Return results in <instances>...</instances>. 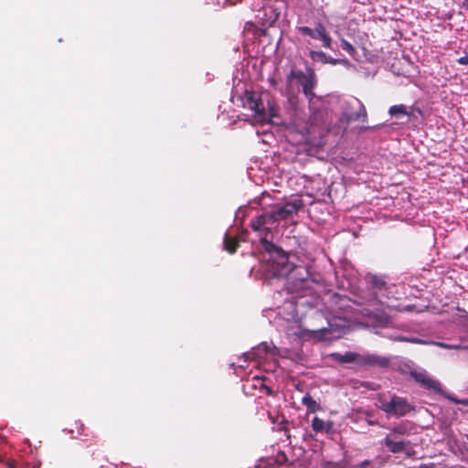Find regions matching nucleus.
I'll return each instance as SVG.
<instances>
[{
	"mask_svg": "<svg viewBox=\"0 0 468 468\" xmlns=\"http://www.w3.org/2000/svg\"><path fill=\"white\" fill-rule=\"evenodd\" d=\"M298 31L303 36H308L314 39L321 40L323 42V47L331 48L332 38L323 23L317 22L314 29L306 26L299 27Z\"/></svg>",
	"mask_w": 468,
	"mask_h": 468,
	"instance_id": "obj_8",
	"label": "nucleus"
},
{
	"mask_svg": "<svg viewBox=\"0 0 468 468\" xmlns=\"http://www.w3.org/2000/svg\"><path fill=\"white\" fill-rule=\"evenodd\" d=\"M410 377L425 389L431 390L436 394L443 395L441 384L437 379L430 377L426 371L411 370Z\"/></svg>",
	"mask_w": 468,
	"mask_h": 468,
	"instance_id": "obj_9",
	"label": "nucleus"
},
{
	"mask_svg": "<svg viewBox=\"0 0 468 468\" xmlns=\"http://www.w3.org/2000/svg\"><path fill=\"white\" fill-rule=\"evenodd\" d=\"M271 459H273V461L275 462V464L277 465V467H279L280 465L285 463L287 462V455L285 454L284 452H279L276 456L274 457H271Z\"/></svg>",
	"mask_w": 468,
	"mask_h": 468,
	"instance_id": "obj_22",
	"label": "nucleus"
},
{
	"mask_svg": "<svg viewBox=\"0 0 468 468\" xmlns=\"http://www.w3.org/2000/svg\"><path fill=\"white\" fill-rule=\"evenodd\" d=\"M443 396L449 399L450 401L455 403V404H460V405H463V406H468V398L467 399H458L451 394H448V393H445L443 394Z\"/></svg>",
	"mask_w": 468,
	"mask_h": 468,
	"instance_id": "obj_21",
	"label": "nucleus"
},
{
	"mask_svg": "<svg viewBox=\"0 0 468 468\" xmlns=\"http://www.w3.org/2000/svg\"><path fill=\"white\" fill-rule=\"evenodd\" d=\"M244 107L254 112V117L258 122H264L269 118L261 96L256 91L245 90Z\"/></svg>",
	"mask_w": 468,
	"mask_h": 468,
	"instance_id": "obj_6",
	"label": "nucleus"
},
{
	"mask_svg": "<svg viewBox=\"0 0 468 468\" xmlns=\"http://www.w3.org/2000/svg\"><path fill=\"white\" fill-rule=\"evenodd\" d=\"M288 423H289V421L284 417H282V420L277 423L278 429L280 431H284L285 432H287L288 431V429H287Z\"/></svg>",
	"mask_w": 468,
	"mask_h": 468,
	"instance_id": "obj_23",
	"label": "nucleus"
},
{
	"mask_svg": "<svg viewBox=\"0 0 468 468\" xmlns=\"http://www.w3.org/2000/svg\"><path fill=\"white\" fill-rule=\"evenodd\" d=\"M457 62L461 65H468V55L459 58Z\"/></svg>",
	"mask_w": 468,
	"mask_h": 468,
	"instance_id": "obj_26",
	"label": "nucleus"
},
{
	"mask_svg": "<svg viewBox=\"0 0 468 468\" xmlns=\"http://www.w3.org/2000/svg\"><path fill=\"white\" fill-rule=\"evenodd\" d=\"M303 203L302 199H294L287 202L282 206H274L270 211V215L274 222L278 223L281 220H286L292 216L296 215L298 211L303 207Z\"/></svg>",
	"mask_w": 468,
	"mask_h": 468,
	"instance_id": "obj_5",
	"label": "nucleus"
},
{
	"mask_svg": "<svg viewBox=\"0 0 468 468\" xmlns=\"http://www.w3.org/2000/svg\"><path fill=\"white\" fill-rule=\"evenodd\" d=\"M309 55H310V58L313 60H320L323 63H327L328 62V57L323 51L311 50Z\"/></svg>",
	"mask_w": 468,
	"mask_h": 468,
	"instance_id": "obj_18",
	"label": "nucleus"
},
{
	"mask_svg": "<svg viewBox=\"0 0 468 468\" xmlns=\"http://www.w3.org/2000/svg\"><path fill=\"white\" fill-rule=\"evenodd\" d=\"M258 351L263 350L265 353H268L270 351V347L267 343L263 342L258 346Z\"/></svg>",
	"mask_w": 468,
	"mask_h": 468,
	"instance_id": "obj_25",
	"label": "nucleus"
},
{
	"mask_svg": "<svg viewBox=\"0 0 468 468\" xmlns=\"http://www.w3.org/2000/svg\"><path fill=\"white\" fill-rule=\"evenodd\" d=\"M368 464H369V461H364V462L360 464V466H361V467H366V466H367Z\"/></svg>",
	"mask_w": 468,
	"mask_h": 468,
	"instance_id": "obj_31",
	"label": "nucleus"
},
{
	"mask_svg": "<svg viewBox=\"0 0 468 468\" xmlns=\"http://www.w3.org/2000/svg\"><path fill=\"white\" fill-rule=\"evenodd\" d=\"M333 359L338 363L345 364V363H353L356 361L357 357V354L354 352H346L345 354L340 353H333L331 355Z\"/></svg>",
	"mask_w": 468,
	"mask_h": 468,
	"instance_id": "obj_12",
	"label": "nucleus"
},
{
	"mask_svg": "<svg viewBox=\"0 0 468 468\" xmlns=\"http://www.w3.org/2000/svg\"><path fill=\"white\" fill-rule=\"evenodd\" d=\"M385 444L392 453H399L406 450L409 442L394 441L389 435L385 438Z\"/></svg>",
	"mask_w": 468,
	"mask_h": 468,
	"instance_id": "obj_10",
	"label": "nucleus"
},
{
	"mask_svg": "<svg viewBox=\"0 0 468 468\" xmlns=\"http://www.w3.org/2000/svg\"><path fill=\"white\" fill-rule=\"evenodd\" d=\"M403 341H407V342H410V343H415V344H420V343H423L420 339L419 338H411V339H409V338H402Z\"/></svg>",
	"mask_w": 468,
	"mask_h": 468,
	"instance_id": "obj_27",
	"label": "nucleus"
},
{
	"mask_svg": "<svg viewBox=\"0 0 468 468\" xmlns=\"http://www.w3.org/2000/svg\"><path fill=\"white\" fill-rule=\"evenodd\" d=\"M7 468H15V462L14 461H8L5 463Z\"/></svg>",
	"mask_w": 468,
	"mask_h": 468,
	"instance_id": "obj_28",
	"label": "nucleus"
},
{
	"mask_svg": "<svg viewBox=\"0 0 468 468\" xmlns=\"http://www.w3.org/2000/svg\"><path fill=\"white\" fill-rule=\"evenodd\" d=\"M388 113L391 116H398L399 114L410 116L411 112H407V107L403 104L393 105L389 108Z\"/></svg>",
	"mask_w": 468,
	"mask_h": 468,
	"instance_id": "obj_16",
	"label": "nucleus"
},
{
	"mask_svg": "<svg viewBox=\"0 0 468 468\" xmlns=\"http://www.w3.org/2000/svg\"><path fill=\"white\" fill-rule=\"evenodd\" d=\"M268 394H271V390L270 388L267 389Z\"/></svg>",
	"mask_w": 468,
	"mask_h": 468,
	"instance_id": "obj_32",
	"label": "nucleus"
},
{
	"mask_svg": "<svg viewBox=\"0 0 468 468\" xmlns=\"http://www.w3.org/2000/svg\"><path fill=\"white\" fill-rule=\"evenodd\" d=\"M244 356H246L247 358L250 357V355L249 354H244Z\"/></svg>",
	"mask_w": 468,
	"mask_h": 468,
	"instance_id": "obj_33",
	"label": "nucleus"
},
{
	"mask_svg": "<svg viewBox=\"0 0 468 468\" xmlns=\"http://www.w3.org/2000/svg\"><path fill=\"white\" fill-rule=\"evenodd\" d=\"M341 48L352 57L356 53L353 45L344 38L341 39Z\"/></svg>",
	"mask_w": 468,
	"mask_h": 468,
	"instance_id": "obj_20",
	"label": "nucleus"
},
{
	"mask_svg": "<svg viewBox=\"0 0 468 468\" xmlns=\"http://www.w3.org/2000/svg\"><path fill=\"white\" fill-rule=\"evenodd\" d=\"M224 247L228 252L231 254L235 253L239 247V240L236 238H231L226 235L224 239Z\"/></svg>",
	"mask_w": 468,
	"mask_h": 468,
	"instance_id": "obj_15",
	"label": "nucleus"
},
{
	"mask_svg": "<svg viewBox=\"0 0 468 468\" xmlns=\"http://www.w3.org/2000/svg\"><path fill=\"white\" fill-rule=\"evenodd\" d=\"M347 122L361 121L366 122L367 121V112L362 101L356 98H353L346 102V109L343 112Z\"/></svg>",
	"mask_w": 468,
	"mask_h": 468,
	"instance_id": "obj_7",
	"label": "nucleus"
},
{
	"mask_svg": "<svg viewBox=\"0 0 468 468\" xmlns=\"http://www.w3.org/2000/svg\"><path fill=\"white\" fill-rule=\"evenodd\" d=\"M273 225L274 222L270 215V212L263 213L255 217L250 220V227L252 229V230L258 232L262 249L269 254V258L282 250V248L276 246L274 243L267 239V237L271 233Z\"/></svg>",
	"mask_w": 468,
	"mask_h": 468,
	"instance_id": "obj_2",
	"label": "nucleus"
},
{
	"mask_svg": "<svg viewBox=\"0 0 468 468\" xmlns=\"http://www.w3.org/2000/svg\"><path fill=\"white\" fill-rule=\"evenodd\" d=\"M419 468H432L431 464H420Z\"/></svg>",
	"mask_w": 468,
	"mask_h": 468,
	"instance_id": "obj_30",
	"label": "nucleus"
},
{
	"mask_svg": "<svg viewBox=\"0 0 468 468\" xmlns=\"http://www.w3.org/2000/svg\"><path fill=\"white\" fill-rule=\"evenodd\" d=\"M267 114H268L269 118L266 121H264L263 122H271V119L277 115L276 110L274 109V107L270 106V109H269V112H267Z\"/></svg>",
	"mask_w": 468,
	"mask_h": 468,
	"instance_id": "obj_24",
	"label": "nucleus"
},
{
	"mask_svg": "<svg viewBox=\"0 0 468 468\" xmlns=\"http://www.w3.org/2000/svg\"><path fill=\"white\" fill-rule=\"evenodd\" d=\"M379 409L385 411L388 415L395 416L397 418L403 417L409 412L415 410L406 399L394 395L390 401L381 402Z\"/></svg>",
	"mask_w": 468,
	"mask_h": 468,
	"instance_id": "obj_4",
	"label": "nucleus"
},
{
	"mask_svg": "<svg viewBox=\"0 0 468 468\" xmlns=\"http://www.w3.org/2000/svg\"><path fill=\"white\" fill-rule=\"evenodd\" d=\"M332 422H325L324 420L315 416L312 420V429L314 432H328L332 429Z\"/></svg>",
	"mask_w": 468,
	"mask_h": 468,
	"instance_id": "obj_11",
	"label": "nucleus"
},
{
	"mask_svg": "<svg viewBox=\"0 0 468 468\" xmlns=\"http://www.w3.org/2000/svg\"><path fill=\"white\" fill-rule=\"evenodd\" d=\"M256 468H278V467L275 464V462L273 461V459H271L270 457L267 459L261 460L259 462V463L257 464Z\"/></svg>",
	"mask_w": 468,
	"mask_h": 468,
	"instance_id": "obj_19",
	"label": "nucleus"
},
{
	"mask_svg": "<svg viewBox=\"0 0 468 468\" xmlns=\"http://www.w3.org/2000/svg\"><path fill=\"white\" fill-rule=\"evenodd\" d=\"M369 282L373 288L378 290H384L387 288V283L384 279L377 275H371L369 277Z\"/></svg>",
	"mask_w": 468,
	"mask_h": 468,
	"instance_id": "obj_17",
	"label": "nucleus"
},
{
	"mask_svg": "<svg viewBox=\"0 0 468 468\" xmlns=\"http://www.w3.org/2000/svg\"><path fill=\"white\" fill-rule=\"evenodd\" d=\"M467 440H468V435H467Z\"/></svg>",
	"mask_w": 468,
	"mask_h": 468,
	"instance_id": "obj_34",
	"label": "nucleus"
},
{
	"mask_svg": "<svg viewBox=\"0 0 468 468\" xmlns=\"http://www.w3.org/2000/svg\"><path fill=\"white\" fill-rule=\"evenodd\" d=\"M302 403L306 407L308 412L314 413L321 410V406L308 393L303 397Z\"/></svg>",
	"mask_w": 468,
	"mask_h": 468,
	"instance_id": "obj_13",
	"label": "nucleus"
},
{
	"mask_svg": "<svg viewBox=\"0 0 468 468\" xmlns=\"http://www.w3.org/2000/svg\"><path fill=\"white\" fill-rule=\"evenodd\" d=\"M267 271L272 278H285L291 292H299L309 286L310 272L305 266L290 261L289 254L282 249L268 259Z\"/></svg>",
	"mask_w": 468,
	"mask_h": 468,
	"instance_id": "obj_1",
	"label": "nucleus"
},
{
	"mask_svg": "<svg viewBox=\"0 0 468 468\" xmlns=\"http://www.w3.org/2000/svg\"><path fill=\"white\" fill-rule=\"evenodd\" d=\"M364 361L365 364L371 366L378 365L380 367H387L388 365V359H387L386 357H380L376 355L367 356L364 358Z\"/></svg>",
	"mask_w": 468,
	"mask_h": 468,
	"instance_id": "obj_14",
	"label": "nucleus"
},
{
	"mask_svg": "<svg viewBox=\"0 0 468 468\" xmlns=\"http://www.w3.org/2000/svg\"><path fill=\"white\" fill-rule=\"evenodd\" d=\"M336 62H337V60H336V59H335V58H328V62H327V63H331V64L335 65V64H336Z\"/></svg>",
	"mask_w": 468,
	"mask_h": 468,
	"instance_id": "obj_29",
	"label": "nucleus"
},
{
	"mask_svg": "<svg viewBox=\"0 0 468 468\" xmlns=\"http://www.w3.org/2000/svg\"><path fill=\"white\" fill-rule=\"evenodd\" d=\"M296 80L302 86L303 94L311 101L314 96V89L316 84L315 73L313 69H308L306 72L292 68L287 76V81Z\"/></svg>",
	"mask_w": 468,
	"mask_h": 468,
	"instance_id": "obj_3",
	"label": "nucleus"
}]
</instances>
